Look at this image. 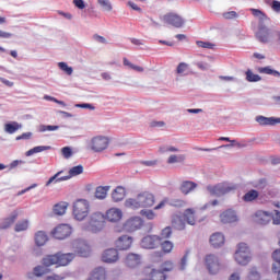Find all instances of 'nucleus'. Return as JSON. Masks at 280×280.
Wrapping results in <instances>:
<instances>
[{"label":"nucleus","instance_id":"1","mask_svg":"<svg viewBox=\"0 0 280 280\" xmlns=\"http://www.w3.org/2000/svg\"><path fill=\"white\" fill-rule=\"evenodd\" d=\"M253 16L258 19V32L256 38L259 43H270L272 33L265 23H270V18L259 9H250Z\"/></svg>","mask_w":280,"mask_h":280},{"label":"nucleus","instance_id":"2","mask_svg":"<svg viewBox=\"0 0 280 280\" xmlns=\"http://www.w3.org/2000/svg\"><path fill=\"white\" fill-rule=\"evenodd\" d=\"M155 197L150 191H142L136 198H129L125 201L126 209H148L154 207Z\"/></svg>","mask_w":280,"mask_h":280},{"label":"nucleus","instance_id":"3","mask_svg":"<svg viewBox=\"0 0 280 280\" xmlns=\"http://www.w3.org/2000/svg\"><path fill=\"white\" fill-rule=\"evenodd\" d=\"M74 257L71 253L48 255L43 259V266H69Z\"/></svg>","mask_w":280,"mask_h":280},{"label":"nucleus","instance_id":"4","mask_svg":"<svg viewBox=\"0 0 280 280\" xmlns=\"http://www.w3.org/2000/svg\"><path fill=\"white\" fill-rule=\"evenodd\" d=\"M84 172V166L77 165L72 168H70L69 174L66 176H62L63 171H59L57 174L51 176L48 182L46 183V187H49L52 183H62L63 180H69L70 178H73V176H80Z\"/></svg>","mask_w":280,"mask_h":280},{"label":"nucleus","instance_id":"5","mask_svg":"<svg viewBox=\"0 0 280 280\" xmlns=\"http://www.w3.org/2000/svg\"><path fill=\"white\" fill-rule=\"evenodd\" d=\"M91 211V206L86 199H79L73 203L72 213L74 215V220L82 222L89 217V212Z\"/></svg>","mask_w":280,"mask_h":280},{"label":"nucleus","instance_id":"6","mask_svg":"<svg viewBox=\"0 0 280 280\" xmlns=\"http://www.w3.org/2000/svg\"><path fill=\"white\" fill-rule=\"evenodd\" d=\"M234 259L240 266H248L250 264V248L246 243H240L234 254Z\"/></svg>","mask_w":280,"mask_h":280},{"label":"nucleus","instance_id":"7","mask_svg":"<svg viewBox=\"0 0 280 280\" xmlns=\"http://www.w3.org/2000/svg\"><path fill=\"white\" fill-rule=\"evenodd\" d=\"M162 21L166 25H171V27H175L176 30L185 27V19H183L182 15L178 13H166L163 15Z\"/></svg>","mask_w":280,"mask_h":280},{"label":"nucleus","instance_id":"8","mask_svg":"<svg viewBox=\"0 0 280 280\" xmlns=\"http://www.w3.org/2000/svg\"><path fill=\"white\" fill-rule=\"evenodd\" d=\"M205 264L210 275H218V272L222 270V264H220V259L213 254H209L206 256Z\"/></svg>","mask_w":280,"mask_h":280},{"label":"nucleus","instance_id":"9","mask_svg":"<svg viewBox=\"0 0 280 280\" xmlns=\"http://www.w3.org/2000/svg\"><path fill=\"white\" fill-rule=\"evenodd\" d=\"M141 248L145 250H154L161 246V236L159 235H147L140 242Z\"/></svg>","mask_w":280,"mask_h":280},{"label":"nucleus","instance_id":"10","mask_svg":"<svg viewBox=\"0 0 280 280\" xmlns=\"http://www.w3.org/2000/svg\"><path fill=\"white\" fill-rule=\"evenodd\" d=\"M233 189H235V187H230L226 184L207 187V191H209L210 196H224V194H229V191H233Z\"/></svg>","mask_w":280,"mask_h":280},{"label":"nucleus","instance_id":"11","mask_svg":"<svg viewBox=\"0 0 280 280\" xmlns=\"http://www.w3.org/2000/svg\"><path fill=\"white\" fill-rule=\"evenodd\" d=\"M72 229L69 224H60L52 231V236L56 240H67L71 235Z\"/></svg>","mask_w":280,"mask_h":280},{"label":"nucleus","instance_id":"12","mask_svg":"<svg viewBox=\"0 0 280 280\" xmlns=\"http://www.w3.org/2000/svg\"><path fill=\"white\" fill-rule=\"evenodd\" d=\"M91 143V149L94 152H104V150L108 148V138L104 136H97L92 139Z\"/></svg>","mask_w":280,"mask_h":280},{"label":"nucleus","instance_id":"13","mask_svg":"<svg viewBox=\"0 0 280 280\" xmlns=\"http://www.w3.org/2000/svg\"><path fill=\"white\" fill-rule=\"evenodd\" d=\"M89 224L94 233H97L104 226V214L101 212H94L90 217Z\"/></svg>","mask_w":280,"mask_h":280},{"label":"nucleus","instance_id":"14","mask_svg":"<svg viewBox=\"0 0 280 280\" xmlns=\"http://www.w3.org/2000/svg\"><path fill=\"white\" fill-rule=\"evenodd\" d=\"M142 226H143V219H141L140 217L130 218L124 224L125 231H128L129 233L139 231V229H141Z\"/></svg>","mask_w":280,"mask_h":280},{"label":"nucleus","instance_id":"15","mask_svg":"<svg viewBox=\"0 0 280 280\" xmlns=\"http://www.w3.org/2000/svg\"><path fill=\"white\" fill-rule=\"evenodd\" d=\"M271 220H272V214L268 211L258 210L254 214V222H256V224L266 225V224H269Z\"/></svg>","mask_w":280,"mask_h":280},{"label":"nucleus","instance_id":"16","mask_svg":"<svg viewBox=\"0 0 280 280\" xmlns=\"http://www.w3.org/2000/svg\"><path fill=\"white\" fill-rule=\"evenodd\" d=\"M119 259V252L115 248L106 249L102 255L104 264H115Z\"/></svg>","mask_w":280,"mask_h":280},{"label":"nucleus","instance_id":"17","mask_svg":"<svg viewBox=\"0 0 280 280\" xmlns=\"http://www.w3.org/2000/svg\"><path fill=\"white\" fill-rule=\"evenodd\" d=\"M105 218L108 222H119L124 218V212L119 208H110L106 211Z\"/></svg>","mask_w":280,"mask_h":280},{"label":"nucleus","instance_id":"18","mask_svg":"<svg viewBox=\"0 0 280 280\" xmlns=\"http://www.w3.org/2000/svg\"><path fill=\"white\" fill-rule=\"evenodd\" d=\"M183 220L190 226H196L198 219L196 218V210L194 208H187L183 212Z\"/></svg>","mask_w":280,"mask_h":280},{"label":"nucleus","instance_id":"19","mask_svg":"<svg viewBox=\"0 0 280 280\" xmlns=\"http://www.w3.org/2000/svg\"><path fill=\"white\" fill-rule=\"evenodd\" d=\"M220 220L222 224H233V222H237V214L235 210H225L220 214Z\"/></svg>","mask_w":280,"mask_h":280},{"label":"nucleus","instance_id":"20","mask_svg":"<svg viewBox=\"0 0 280 280\" xmlns=\"http://www.w3.org/2000/svg\"><path fill=\"white\" fill-rule=\"evenodd\" d=\"M115 246L118 250H128L132 246V237L122 235L116 241Z\"/></svg>","mask_w":280,"mask_h":280},{"label":"nucleus","instance_id":"21","mask_svg":"<svg viewBox=\"0 0 280 280\" xmlns=\"http://www.w3.org/2000/svg\"><path fill=\"white\" fill-rule=\"evenodd\" d=\"M196 187H198V184L195 182L184 180L179 186V190L184 196H189V194H191Z\"/></svg>","mask_w":280,"mask_h":280},{"label":"nucleus","instance_id":"22","mask_svg":"<svg viewBox=\"0 0 280 280\" xmlns=\"http://www.w3.org/2000/svg\"><path fill=\"white\" fill-rule=\"evenodd\" d=\"M256 121L260 126H277V124H280V118L257 116Z\"/></svg>","mask_w":280,"mask_h":280},{"label":"nucleus","instance_id":"23","mask_svg":"<svg viewBox=\"0 0 280 280\" xmlns=\"http://www.w3.org/2000/svg\"><path fill=\"white\" fill-rule=\"evenodd\" d=\"M210 244L213 248H220V246H224V234L217 232L210 236Z\"/></svg>","mask_w":280,"mask_h":280},{"label":"nucleus","instance_id":"24","mask_svg":"<svg viewBox=\"0 0 280 280\" xmlns=\"http://www.w3.org/2000/svg\"><path fill=\"white\" fill-rule=\"evenodd\" d=\"M126 198V188L117 186L112 192V200L114 202H121Z\"/></svg>","mask_w":280,"mask_h":280},{"label":"nucleus","instance_id":"25","mask_svg":"<svg viewBox=\"0 0 280 280\" xmlns=\"http://www.w3.org/2000/svg\"><path fill=\"white\" fill-rule=\"evenodd\" d=\"M126 266L129 268H137L141 264V256L137 254H129L125 259Z\"/></svg>","mask_w":280,"mask_h":280},{"label":"nucleus","instance_id":"26","mask_svg":"<svg viewBox=\"0 0 280 280\" xmlns=\"http://www.w3.org/2000/svg\"><path fill=\"white\" fill-rule=\"evenodd\" d=\"M108 191H110V186H98L95 190V198L97 200H105L108 196Z\"/></svg>","mask_w":280,"mask_h":280},{"label":"nucleus","instance_id":"27","mask_svg":"<svg viewBox=\"0 0 280 280\" xmlns=\"http://www.w3.org/2000/svg\"><path fill=\"white\" fill-rule=\"evenodd\" d=\"M19 218V211H13L12 214L8 218H5L0 225V229H10V226L16 222V219Z\"/></svg>","mask_w":280,"mask_h":280},{"label":"nucleus","instance_id":"28","mask_svg":"<svg viewBox=\"0 0 280 280\" xmlns=\"http://www.w3.org/2000/svg\"><path fill=\"white\" fill-rule=\"evenodd\" d=\"M77 253L80 257H89V255H91V246L85 242H79Z\"/></svg>","mask_w":280,"mask_h":280},{"label":"nucleus","instance_id":"29","mask_svg":"<svg viewBox=\"0 0 280 280\" xmlns=\"http://www.w3.org/2000/svg\"><path fill=\"white\" fill-rule=\"evenodd\" d=\"M172 224L177 231H185L186 224L185 219H183V215H174L172 219Z\"/></svg>","mask_w":280,"mask_h":280},{"label":"nucleus","instance_id":"30","mask_svg":"<svg viewBox=\"0 0 280 280\" xmlns=\"http://www.w3.org/2000/svg\"><path fill=\"white\" fill-rule=\"evenodd\" d=\"M258 73H264L265 75H273V78H280V72L272 69V67H259L257 68Z\"/></svg>","mask_w":280,"mask_h":280},{"label":"nucleus","instance_id":"31","mask_svg":"<svg viewBox=\"0 0 280 280\" xmlns=\"http://www.w3.org/2000/svg\"><path fill=\"white\" fill-rule=\"evenodd\" d=\"M68 207H69V203L67 201H61L59 203H56L54 207V213L56 215H65L67 213Z\"/></svg>","mask_w":280,"mask_h":280},{"label":"nucleus","instance_id":"32","mask_svg":"<svg viewBox=\"0 0 280 280\" xmlns=\"http://www.w3.org/2000/svg\"><path fill=\"white\" fill-rule=\"evenodd\" d=\"M21 128H23V126L18 121L8 122L4 125V130L9 135H14V132H16L18 130H21Z\"/></svg>","mask_w":280,"mask_h":280},{"label":"nucleus","instance_id":"33","mask_svg":"<svg viewBox=\"0 0 280 280\" xmlns=\"http://www.w3.org/2000/svg\"><path fill=\"white\" fill-rule=\"evenodd\" d=\"M150 280H165L167 277L162 270L159 269H151L149 272Z\"/></svg>","mask_w":280,"mask_h":280},{"label":"nucleus","instance_id":"34","mask_svg":"<svg viewBox=\"0 0 280 280\" xmlns=\"http://www.w3.org/2000/svg\"><path fill=\"white\" fill-rule=\"evenodd\" d=\"M47 240H49L47 237V234L43 231H39L35 234V244L37 246H45V244H47Z\"/></svg>","mask_w":280,"mask_h":280},{"label":"nucleus","instance_id":"35","mask_svg":"<svg viewBox=\"0 0 280 280\" xmlns=\"http://www.w3.org/2000/svg\"><path fill=\"white\" fill-rule=\"evenodd\" d=\"M50 270H49V266H36L33 269V275H35V277H44V275H49Z\"/></svg>","mask_w":280,"mask_h":280},{"label":"nucleus","instance_id":"36","mask_svg":"<svg viewBox=\"0 0 280 280\" xmlns=\"http://www.w3.org/2000/svg\"><path fill=\"white\" fill-rule=\"evenodd\" d=\"M160 246L162 248V253H164V255H168V253H172V250H174V243H172L171 241H164L161 238V243Z\"/></svg>","mask_w":280,"mask_h":280},{"label":"nucleus","instance_id":"37","mask_svg":"<svg viewBox=\"0 0 280 280\" xmlns=\"http://www.w3.org/2000/svg\"><path fill=\"white\" fill-rule=\"evenodd\" d=\"M47 150H51V147L50 145H39V147H35L33 149H30L27 152H26V156H32L34 154H38L39 152H45Z\"/></svg>","mask_w":280,"mask_h":280},{"label":"nucleus","instance_id":"38","mask_svg":"<svg viewBox=\"0 0 280 280\" xmlns=\"http://www.w3.org/2000/svg\"><path fill=\"white\" fill-rule=\"evenodd\" d=\"M257 198H259V191L252 189L244 195L243 200L245 202H253V200H257Z\"/></svg>","mask_w":280,"mask_h":280},{"label":"nucleus","instance_id":"39","mask_svg":"<svg viewBox=\"0 0 280 280\" xmlns=\"http://www.w3.org/2000/svg\"><path fill=\"white\" fill-rule=\"evenodd\" d=\"M28 226H30V221L22 220L15 224L14 230L16 233H21V231H27Z\"/></svg>","mask_w":280,"mask_h":280},{"label":"nucleus","instance_id":"40","mask_svg":"<svg viewBox=\"0 0 280 280\" xmlns=\"http://www.w3.org/2000/svg\"><path fill=\"white\" fill-rule=\"evenodd\" d=\"M170 206L175 207V209H184V207H187V201L184 199H172Z\"/></svg>","mask_w":280,"mask_h":280},{"label":"nucleus","instance_id":"41","mask_svg":"<svg viewBox=\"0 0 280 280\" xmlns=\"http://www.w3.org/2000/svg\"><path fill=\"white\" fill-rule=\"evenodd\" d=\"M98 5H101L104 12H113V4L108 0H97Z\"/></svg>","mask_w":280,"mask_h":280},{"label":"nucleus","instance_id":"42","mask_svg":"<svg viewBox=\"0 0 280 280\" xmlns=\"http://www.w3.org/2000/svg\"><path fill=\"white\" fill-rule=\"evenodd\" d=\"M58 67L61 71H63L67 75H72L73 74V68L69 67V65H67V62H59Z\"/></svg>","mask_w":280,"mask_h":280},{"label":"nucleus","instance_id":"43","mask_svg":"<svg viewBox=\"0 0 280 280\" xmlns=\"http://www.w3.org/2000/svg\"><path fill=\"white\" fill-rule=\"evenodd\" d=\"M265 3L267 5H270L271 10H273V12L280 13V1H278V0H265Z\"/></svg>","mask_w":280,"mask_h":280},{"label":"nucleus","instance_id":"44","mask_svg":"<svg viewBox=\"0 0 280 280\" xmlns=\"http://www.w3.org/2000/svg\"><path fill=\"white\" fill-rule=\"evenodd\" d=\"M183 161H185V155H176V154H173L171 155L168 159H167V163L168 165H172L174 163H183Z\"/></svg>","mask_w":280,"mask_h":280},{"label":"nucleus","instance_id":"45","mask_svg":"<svg viewBox=\"0 0 280 280\" xmlns=\"http://www.w3.org/2000/svg\"><path fill=\"white\" fill-rule=\"evenodd\" d=\"M246 80L247 82H260L261 78L259 77V74H255L250 70H247Z\"/></svg>","mask_w":280,"mask_h":280},{"label":"nucleus","instance_id":"46","mask_svg":"<svg viewBox=\"0 0 280 280\" xmlns=\"http://www.w3.org/2000/svg\"><path fill=\"white\" fill-rule=\"evenodd\" d=\"M188 69H189V65H187L185 62H180L177 66L176 73H178L179 75H187Z\"/></svg>","mask_w":280,"mask_h":280},{"label":"nucleus","instance_id":"47","mask_svg":"<svg viewBox=\"0 0 280 280\" xmlns=\"http://www.w3.org/2000/svg\"><path fill=\"white\" fill-rule=\"evenodd\" d=\"M261 275H259V271H257V268H252L248 276L247 280H260Z\"/></svg>","mask_w":280,"mask_h":280},{"label":"nucleus","instance_id":"48","mask_svg":"<svg viewBox=\"0 0 280 280\" xmlns=\"http://www.w3.org/2000/svg\"><path fill=\"white\" fill-rule=\"evenodd\" d=\"M174 270V262L166 260L162 264V272H172Z\"/></svg>","mask_w":280,"mask_h":280},{"label":"nucleus","instance_id":"49","mask_svg":"<svg viewBox=\"0 0 280 280\" xmlns=\"http://www.w3.org/2000/svg\"><path fill=\"white\" fill-rule=\"evenodd\" d=\"M60 127L59 126H54V125H40L39 126V132H51L54 130H58Z\"/></svg>","mask_w":280,"mask_h":280},{"label":"nucleus","instance_id":"50","mask_svg":"<svg viewBox=\"0 0 280 280\" xmlns=\"http://www.w3.org/2000/svg\"><path fill=\"white\" fill-rule=\"evenodd\" d=\"M140 214L147 218V220H154V218H156V213L152 210H141Z\"/></svg>","mask_w":280,"mask_h":280},{"label":"nucleus","instance_id":"51","mask_svg":"<svg viewBox=\"0 0 280 280\" xmlns=\"http://www.w3.org/2000/svg\"><path fill=\"white\" fill-rule=\"evenodd\" d=\"M161 240H168V237H172V228L166 226L161 232Z\"/></svg>","mask_w":280,"mask_h":280},{"label":"nucleus","instance_id":"52","mask_svg":"<svg viewBox=\"0 0 280 280\" xmlns=\"http://www.w3.org/2000/svg\"><path fill=\"white\" fill-rule=\"evenodd\" d=\"M61 153L63 159H71V156H73V151H71V148L69 147H63Z\"/></svg>","mask_w":280,"mask_h":280},{"label":"nucleus","instance_id":"53","mask_svg":"<svg viewBox=\"0 0 280 280\" xmlns=\"http://www.w3.org/2000/svg\"><path fill=\"white\" fill-rule=\"evenodd\" d=\"M159 152L161 154H165V152H178V148H176V147H160Z\"/></svg>","mask_w":280,"mask_h":280},{"label":"nucleus","instance_id":"54","mask_svg":"<svg viewBox=\"0 0 280 280\" xmlns=\"http://www.w3.org/2000/svg\"><path fill=\"white\" fill-rule=\"evenodd\" d=\"M197 46L201 47V49H213V47H214L213 44H211L209 42H202V40L197 42Z\"/></svg>","mask_w":280,"mask_h":280},{"label":"nucleus","instance_id":"55","mask_svg":"<svg viewBox=\"0 0 280 280\" xmlns=\"http://www.w3.org/2000/svg\"><path fill=\"white\" fill-rule=\"evenodd\" d=\"M189 257V252H186V254L183 256L179 262V270H185L187 268V259Z\"/></svg>","mask_w":280,"mask_h":280},{"label":"nucleus","instance_id":"56","mask_svg":"<svg viewBox=\"0 0 280 280\" xmlns=\"http://www.w3.org/2000/svg\"><path fill=\"white\" fill-rule=\"evenodd\" d=\"M219 141H231L232 142V144H225V145H223V148H233V145H237L238 148L241 147L240 143H237V141L231 140L228 137H221V138H219Z\"/></svg>","mask_w":280,"mask_h":280},{"label":"nucleus","instance_id":"57","mask_svg":"<svg viewBox=\"0 0 280 280\" xmlns=\"http://www.w3.org/2000/svg\"><path fill=\"white\" fill-rule=\"evenodd\" d=\"M276 266L280 268V249H276L271 255Z\"/></svg>","mask_w":280,"mask_h":280},{"label":"nucleus","instance_id":"58","mask_svg":"<svg viewBox=\"0 0 280 280\" xmlns=\"http://www.w3.org/2000/svg\"><path fill=\"white\" fill-rule=\"evenodd\" d=\"M223 18L228 19V20L237 19V12H235V11L225 12V13H223Z\"/></svg>","mask_w":280,"mask_h":280},{"label":"nucleus","instance_id":"59","mask_svg":"<svg viewBox=\"0 0 280 280\" xmlns=\"http://www.w3.org/2000/svg\"><path fill=\"white\" fill-rule=\"evenodd\" d=\"M73 4L79 10H84L86 8V4H84V0H73Z\"/></svg>","mask_w":280,"mask_h":280},{"label":"nucleus","instance_id":"60","mask_svg":"<svg viewBox=\"0 0 280 280\" xmlns=\"http://www.w3.org/2000/svg\"><path fill=\"white\" fill-rule=\"evenodd\" d=\"M218 205H219L218 200L214 199V200L203 205L201 207V210L205 211V210L209 209V207H218Z\"/></svg>","mask_w":280,"mask_h":280},{"label":"nucleus","instance_id":"61","mask_svg":"<svg viewBox=\"0 0 280 280\" xmlns=\"http://www.w3.org/2000/svg\"><path fill=\"white\" fill-rule=\"evenodd\" d=\"M159 163L158 160H152V161H142L141 165H145V167H154Z\"/></svg>","mask_w":280,"mask_h":280},{"label":"nucleus","instance_id":"62","mask_svg":"<svg viewBox=\"0 0 280 280\" xmlns=\"http://www.w3.org/2000/svg\"><path fill=\"white\" fill-rule=\"evenodd\" d=\"M23 139H32V132H24L16 137V141H21Z\"/></svg>","mask_w":280,"mask_h":280},{"label":"nucleus","instance_id":"63","mask_svg":"<svg viewBox=\"0 0 280 280\" xmlns=\"http://www.w3.org/2000/svg\"><path fill=\"white\" fill-rule=\"evenodd\" d=\"M271 220H273V224H280V212H279V210L275 211V215L271 217Z\"/></svg>","mask_w":280,"mask_h":280},{"label":"nucleus","instance_id":"64","mask_svg":"<svg viewBox=\"0 0 280 280\" xmlns=\"http://www.w3.org/2000/svg\"><path fill=\"white\" fill-rule=\"evenodd\" d=\"M271 270L275 275H278L277 279L280 280V267H278L277 264H273Z\"/></svg>","mask_w":280,"mask_h":280}]
</instances>
